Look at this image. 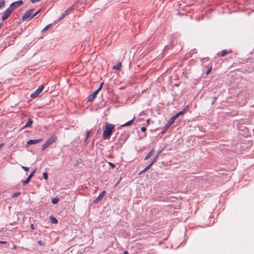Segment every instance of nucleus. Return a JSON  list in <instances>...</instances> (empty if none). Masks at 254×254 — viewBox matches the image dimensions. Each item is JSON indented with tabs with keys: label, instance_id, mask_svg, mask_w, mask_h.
<instances>
[{
	"label": "nucleus",
	"instance_id": "nucleus-5",
	"mask_svg": "<svg viewBox=\"0 0 254 254\" xmlns=\"http://www.w3.org/2000/svg\"><path fill=\"white\" fill-rule=\"evenodd\" d=\"M33 11H34L33 9H31L28 10L27 11H26L23 15V16L22 17V20L23 21H24L29 18L31 19L33 17V15L32 16V14L33 13Z\"/></svg>",
	"mask_w": 254,
	"mask_h": 254
},
{
	"label": "nucleus",
	"instance_id": "nucleus-25",
	"mask_svg": "<svg viewBox=\"0 0 254 254\" xmlns=\"http://www.w3.org/2000/svg\"><path fill=\"white\" fill-rule=\"evenodd\" d=\"M90 131L88 130L86 131V138H85V141L88 139V138H89V136H90Z\"/></svg>",
	"mask_w": 254,
	"mask_h": 254
},
{
	"label": "nucleus",
	"instance_id": "nucleus-43",
	"mask_svg": "<svg viewBox=\"0 0 254 254\" xmlns=\"http://www.w3.org/2000/svg\"><path fill=\"white\" fill-rule=\"evenodd\" d=\"M16 246H14V249H16Z\"/></svg>",
	"mask_w": 254,
	"mask_h": 254
},
{
	"label": "nucleus",
	"instance_id": "nucleus-38",
	"mask_svg": "<svg viewBox=\"0 0 254 254\" xmlns=\"http://www.w3.org/2000/svg\"><path fill=\"white\" fill-rule=\"evenodd\" d=\"M30 227H31L32 230H34V227L33 224H31V226H30Z\"/></svg>",
	"mask_w": 254,
	"mask_h": 254
},
{
	"label": "nucleus",
	"instance_id": "nucleus-6",
	"mask_svg": "<svg viewBox=\"0 0 254 254\" xmlns=\"http://www.w3.org/2000/svg\"><path fill=\"white\" fill-rule=\"evenodd\" d=\"M11 9V7H8L4 11L1 17L2 21L6 20L10 16L13 11Z\"/></svg>",
	"mask_w": 254,
	"mask_h": 254
},
{
	"label": "nucleus",
	"instance_id": "nucleus-39",
	"mask_svg": "<svg viewBox=\"0 0 254 254\" xmlns=\"http://www.w3.org/2000/svg\"><path fill=\"white\" fill-rule=\"evenodd\" d=\"M146 171H145V169H144L143 170H142L140 173V174H142V173H144L145 172H146Z\"/></svg>",
	"mask_w": 254,
	"mask_h": 254
},
{
	"label": "nucleus",
	"instance_id": "nucleus-21",
	"mask_svg": "<svg viewBox=\"0 0 254 254\" xmlns=\"http://www.w3.org/2000/svg\"><path fill=\"white\" fill-rule=\"evenodd\" d=\"M153 164L152 163V162H151V163L148 166H147L146 168L144 169L145 171H147L151 167Z\"/></svg>",
	"mask_w": 254,
	"mask_h": 254
},
{
	"label": "nucleus",
	"instance_id": "nucleus-23",
	"mask_svg": "<svg viewBox=\"0 0 254 254\" xmlns=\"http://www.w3.org/2000/svg\"><path fill=\"white\" fill-rule=\"evenodd\" d=\"M158 154H156L154 158L151 161L152 163L154 164L157 160V159L158 158Z\"/></svg>",
	"mask_w": 254,
	"mask_h": 254
},
{
	"label": "nucleus",
	"instance_id": "nucleus-30",
	"mask_svg": "<svg viewBox=\"0 0 254 254\" xmlns=\"http://www.w3.org/2000/svg\"><path fill=\"white\" fill-rule=\"evenodd\" d=\"M109 165L112 167V168H115V165L111 162L108 163Z\"/></svg>",
	"mask_w": 254,
	"mask_h": 254
},
{
	"label": "nucleus",
	"instance_id": "nucleus-13",
	"mask_svg": "<svg viewBox=\"0 0 254 254\" xmlns=\"http://www.w3.org/2000/svg\"><path fill=\"white\" fill-rule=\"evenodd\" d=\"M122 66V63L119 62L116 65H114L113 67L114 69L119 70Z\"/></svg>",
	"mask_w": 254,
	"mask_h": 254
},
{
	"label": "nucleus",
	"instance_id": "nucleus-29",
	"mask_svg": "<svg viewBox=\"0 0 254 254\" xmlns=\"http://www.w3.org/2000/svg\"><path fill=\"white\" fill-rule=\"evenodd\" d=\"M43 177L45 180H47L48 179V176L47 173H44L43 174Z\"/></svg>",
	"mask_w": 254,
	"mask_h": 254
},
{
	"label": "nucleus",
	"instance_id": "nucleus-7",
	"mask_svg": "<svg viewBox=\"0 0 254 254\" xmlns=\"http://www.w3.org/2000/svg\"><path fill=\"white\" fill-rule=\"evenodd\" d=\"M23 3V1L19 0L18 1H15L12 3L9 7H11V9L13 10L15 8L18 7Z\"/></svg>",
	"mask_w": 254,
	"mask_h": 254
},
{
	"label": "nucleus",
	"instance_id": "nucleus-8",
	"mask_svg": "<svg viewBox=\"0 0 254 254\" xmlns=\"http://www.w3.org/2000/svg\"><path fill=\"white\" fill-rule=\"evenodd\" d=\"M36 171V169L33 170L31 173L29 175V176L27 178V179L23 182V185H25L27 184L29 181H30L31 178L34 176L35 173Z\"/></svg>",
	"mask_w": 254,
	"mask_h": 254
},
{
	"label": "nucleus",
	"instance_id": "nucleus-27",
	"mask_svg": "<svg viewBox=\"0 0 254 254\" xmlns=\"http://www.w3.org/2000/svg\"><path fill=\"white\" fill-rule=\"evenodd\" d=\"M179 117V116L177 114L174 115L171 119L175 122V120L178 118Z\"/></svg>",
	"mask_w": 254,
	"mask_h": 254
},
{
	"label": "nucleus",
	"instance_id": "nucleus-18",
	"mask_svg": "<svg viewBox=\"0 0 254 254\" xmlns=\"http://www.w3.org/2000/svg\"><path fill=\"white\" fill-rule=\"evenodd\" d=\"M187 109H188V107H186L185 108H184L182 111H181V112H179V113H177L178 114V116H180V115H182L183 114H184L186 112L187 110Z\"/></svg>",
	"mask_w": 254,
	"mask_h": 254
},
{
	"label": "nucleus",
	"instance_id": "nucleus-11",
	"mask_svg": "<svg viewBox=\"0 0 254 254\" xmlns=\"http://www.w3.org/2000/svg\"><path fill=\"white\" fill-rule=\"evenodd\" d=\"M105 191L104 190L98 196V197L95 199L93 201V202L94 203H97L98 202H99L102 198L103 197H104V196L105 195Z\"/></svg>",
	"mask_w": 254,
	"mask_h": 254
},
{
	"label": "nucleus",
	"instance_id": "nucleus-42",
	"mask_svg": "<svg viewBox=\"0 0 254 254\" xmlns=\"http://www.w3.org/2000/svg\"><path fill=\"white\" fill-rule=\"evenodd\" d=\"M38 243L41 245V241H39Z\"/></svg>",
	"mask_w": 254,
	"mask_h": 254
},
{
	"label": "nucleus",
	"instance_id": "nucleus-16",
	"mask_svg": "<svg viewBox=\"0 0 254 254\" xmlns=\"http://www.w3.org/2000/svg\"><path fill=\"white\" fill-rule=\"evenodd\" d=\"M153 151L154 149H153L146 155V156L145 157V160H148L150 157H151V156L153 154Z\"/></svg>",
	"mask_w": 254,
	"mask_h": 254
},
{
	"label": "nucleus",
	"instance_id": "nucleus-24",
	"mask_svg": "<svg viewBox=\"0 0 254 254\" xmlns=\"http://www.w3.org/2000/svg\"><path fill=\"white\" fill-rule=\"evenodd\" d=\"M52 26V24H49L47 25L45 28L42 30V32H44L47 30H48L51 26Z\"/></svg>",
	"mask_w": 254,
	"mask_h": 254
},
{
	"label": "nucleus",
	"instance_id": "nucleus-19",
	"mask_svg": "<svg viewBox=\"0 0 254 254\" xmlns=\"http://www.w3.org/2000/svg\"><path fill=\"white\" fill-rule=\"evenodd\" d=\"M20 192H14V193H12L11 197H17L19 195H20Z\"/></svg>",
	"mask_w": 254,
	"mask_h": 254
},
{
	"label": "nucleus",
	"instance_id": "nucleus-26",
	"mask_svg": "<svg viewBox=\"0 0 254 254\" xmlns=\"http://www.w3.org/2000/svg\"><path fill=\"white\" fill-rule=\"evenodd\" d=\"M5 4V2L4 0H0V8L1 7H3Z\"/></svg>",
	"mask_w": 254,
	"mask_h": 254
},
{
	"label": "nucleus",
	"instance_id": "nucleus-35",
	"mask_svg": "<svg viewBox=\"0 0 254 254\" xmlns=\"http://www.w3.org/2000/svg\"><path fill=\"white\" fill-rule=\"evenodd\" d=\"M40 0H31V2L32 3H34L35 2H37L39 1H40Z\"/></svg>",
	"mask_w": 254,
	"mask_h": 254
},
{
	"label": "nucleus",
	"instance_id": "nucleus-10",
	"mask_svg": "<svg viewBox=\"0 0 254 254\" xmlns=\"http://www.w3.org/2000/svg\"><path fill=\"white\" fill-rule=\"evenodd\" d=\"M174 121H173L171 119H170L168 122L166 124L165 126L163 127V130L162 131V132L164 131H165L166 130L168 129L169 127L172 125L174 123Z\"/></svg>",
	"mask_w": 254,
	"mask_h": 254
},
{
	"label": "nucleus",
	"instance_id": "nucleus-28",
	"mask_svg": "<svg viewBox=\"0 0 254 254\" xmlns=\"http://www.w3.org/2000/svg\"><path fill=\"white\" fill-rule=\"evenodd\" d=\"M21 168L25 171H29V169L28 167H25L23 166H21Z\"/></svg>",
	"mask_w": 254,
	"mask_h": 254
},
{
	"label": "nucleus",
	"instance_id": "nucleus-22",
	"mask_svg": "<svg viewBox=\"0 0 254 254\" xmlns=\"http://www.w3.org/2000/svg\"><path fill=\"white\" fill-rule=\"evenodd\" d=\"M59 201V198L57 197H55L52 199V203L54 204H57Z\"/></svg>",
	"mask_w": 254,
	"mask_h": 254
},
{
	"label": "nucleus",
	"instance_id": "nucleus-3",
	"mask_svg": "<svg viewBox=\"0 0 254 254\" xmlns=\"http://www.w3.org/2000/svg\"><path fill=\"white\" fill-rule=\"evenodd\" d=\"M103 85V82H102L100 84L99 88L96 90H95L93 93H92L89 96L88 99V101H89V102L92 101L95 98V97H96V95L98 94L99 92L101 90Z\"/></svg>",
	"mask_w": 254,
	"mask_h": 254
},
{
	"label": "nucleus",
	"instance_id": "nucleus-20",
	"mask_svg": "<svg viewBox=\"0 0 254 254\" xmlns=\"http://www.w3.org/2000/svg\"><path fill=\"white\" fill-rule=\"evenodd\" d=\"M227 53H228V52L225 50H222L221 53V56L222 57H224L225 56Z\"/></svg>",
	"mask_w": 254,
	"mask_h": 254
},
{
	"label": "nucleus",
	"instance_id": "nucleus-12",
	"mask_svg": "<svg viewBox=\"0 0 254 254\" xmlns=\"http://www.w3.org/2000/svg\"><path fill=\"white\" fill-rule=\"evenodd\" d=\"M42 140V139L29 140L27 142V145H32V144H36V143H38L41 142Z\"/></svg>",
	"mask_w": 254,
	"mask_h": 254
},
{
	"label": "nucleus",
	"instance_id": "nucleus-31",
	"mask_svg": "<svg viewBox=\"0 0 254 254\" xmlns=\"http://www.w3.org/2000/svg\"><path fill=\"white\" fill-rule=\"evenodd\" d=\"M211 70V67H210V68H208L207 70H206V74H208L210 71Z\"/></svg>",
	"mask_w": 254,
	"mask_h": 254
},
{
	"label": "nucleus",
	"instance_id": "nucleus-1",
	"mask_svg": "<svg viewBox=\"0 0 254 254\" xmlns=\"http://www.w3.org/2000/svg\"><path fill=\"white\" fill-rule=\"evenodd\" d=\"M114 127V125L108 123H105V128L103 133V139H109L110 138Z\"/></svg>",
	"mask_w": 254,
	"mask_h": 254
},
{
	"label": "nucleus",
	"instance_id": "nucleus-41",
	"mask_svg": "<svg viewBox=\"0 0 254 254\" xmlns=\"http://www.w3.org/2000/svg\"><path fill=\"white\" fill-rule=\"evenodd\" d=\"M3 23H0V28H1V26L2 25Z\"/></svg>",
	"mask_w": 254,
	"mask_h": 254
},
{
	"label": "nucleus",
	"instance_id": "nucleus-14",
	"mask_svg": "<svg viewBox=\"0 0 254 254\" xmlns=\"http://www.w3.org/2000/svg\"><path fill=\"white\" fill-rule=\"evenodd\" d=\"M33 123V121L30 119L29 121L27 122L26 124L23 127V128H25L27 127H31L32 124Z\"/></svg>",
	"mask_w": 254,
	"mask_h": 254
},
{
	"label": "nucleus",
	"instance_id": "nucleus-34",
	"mask_svg": "<svg viewBox=\"0 0 254 254\" xmlns=\"http://www.w3.org/2000/svg\"><path fill=\"white\" fill-rule=\"evenodd\" d=\"M217 99V97H213V101L212 102V104H214L216 101V100Z\"/></svg>",
	"mask_w": 254,
	"mask_h": 254
},
{
	"label": "nucleus",
	"instance_id": "nucleus-40",
	"mask_svg": "<svg viewBox=\"0 0 254 254\" xmlns=\"http://www.w3.org/2000/svg\"><path fill=\"white\" fill-rule=\"evenodd\" d=\"M124 254H128V252L127 251L124 252Z\"/></svg>",
	"mask_w": 254,
	"mask_h": 254
},
{
	"label": "nucleus",
	"instance_id": "nucleus-2",
	"mask_svg": "<svg viewBox=\"0 0 254 254\" xmlns=\"http://www.w3.org/2000/svg\"><path fill=\"white\" fill-rule=\"evenodd\" d=\"M57 139V137L55 135H52L42 146V150H44L46 148L49 147L53 143L55 142Z\"/></svg>",
	"mask_w": 254,
	"mask_h": 254
},
{
	"label": "nucleus",
	"instance_id": "nucleus-9",
	"mask_svg": "<svg viewBox=\"0 0 254 254\" xmlns=\"http://www.w3.org/2000/svg\"><path fill=\"white\" fill-rule=\"evenodd\" d=\"M73 6H74V5H72V6L67 8L64 11V12L62 14V15L61 16V17L59 18V20L63 19L66 15H67L69 13V12L73 9Z\"/></svg>",
	"mask_w": 254,
	"mask_h": 254
},
{
	"label": "nucleus",
	"instance_id": "nucleus-15",
	"mask_svg": "<svg viewBox=\"0 0 254 254\" xmlns=\"http://www.w3.org/2000/svg\"><path fill=\"white\" fill-rule=\"evenodd\" d=\"M134 120V118H133L132 120L129 121L128 122H127L126 123L124 124V125H122V127H127L133 123Z\"/></svg>",
	"mask_w": 254,
	"mask_h": 254
},
{
	"label": "nucleus",
	"instance_id": "nucleus-37",
	"mask_svg": "<svg viewBox=\"0 0 254 254\" xmlns=\"http://www.w3.org/2000/svg\"><path fill=\"white\" fill-rule=\"evenodd\" d=\"M162 152V150H159L158 153L156 154H158V157H159V155H160L161 153Z\"/></svg>",
	"mask_w": 254,
	"mask_h": 254
},
{
	"label": "nucleus",
	"instance_id": "nucleus-32",
	"mask_svg": "<svg viewBox=\"0 0 254 254\" xmlns=\"http://www.w3.org/2000/svg\"><path fill=\"white\" fill-rule=\"evenodd\" d=\"M146 130V128L145 127H141V131H142V132H144Z\"/></svg>",
	"mask_w": 254,
	"mask_h": 254
},
{
	"label": "nucleus",
	"instance_id": "nucleus-33",
	"mask_svg": "<svg viewBox=\"0 0 254 254\" xmlns=\"http://www.w3.org/2000/svg\"><path fill=\"white\" fill-rule=\"evenodd\" d=\"M41 9H39V10H38L36 12H35L33 15V17L37 15L40 11H41Z\"/></svg>",
	"mask_w": 254,
	"mask_h": 254
},
{
	"label": "nucleus",
	"instance_id": "nucleus-36",
	"mask_svg": "<svg viewBox=\"0 0 254 254\" xmlns=\"http://www.w3.org/2000/svg\"><path fill=\"white\" fill-rule=\"evenodd\" d=\"M6 243V242L5 241H0V244H4Z\"/></svg>",
	"mask_w": 254,
	"mask_h": 254
},
{
	"label": "nucleus",
	"instance_id": "nucleus-17",
	"mask_svg": "<svg viewBox=\"0 0 254 254\" xmlns=\"http://www.w3.org/2000/svg\"><path fill=\"white\" fill-rule=\"evenodd\" d=\"M50 219H51V222L52 223L57 224L58 223L57 219L53 216L50 217Z\"/></svg>",
	"mask_w": 254,
	"mask_h": 254
},
{
	"label": "nucleus",
	"instance_id": "nucleus-4",
	"mask_svg": "<svg viewBox=\"0 0 254 254\" xmlns=\"http://www.w3.org/2000/svg\"><path fill=\"white\" fill-rule=\"evenodd\" d=\"M44 88V85H41L37 89H36L33 93L31 94V97L32 98H35L37 97L39 94L41 93Z\"/></svg>",
	"mask_w": 254,
	"mask_h": 254
}]
</instances>
